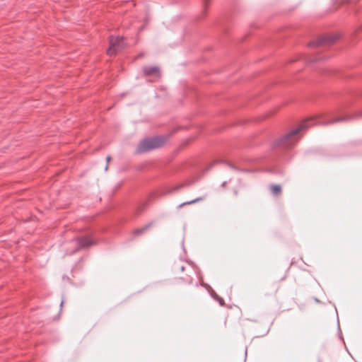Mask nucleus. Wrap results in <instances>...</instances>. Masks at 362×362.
Masks as SVG:
<instances>
[{
	"mask_svg": "<svg viewBox=\"0 0 362 362\" xmlns=\"http://www.w3.org/2000/svg\"><path fill=\"white\" fill-rule=\"evenodd\" d=\"M270 190L274 196H279L282 191L281 187L279 185H272L270 187Z\"/></svg>",
	"mask_w": 362,
	"mask_h": 362,
	"instance_id": "39448f33",
	"label": "nucleus"
},
{
	"mask_svg": "<svg viewBox=\"0 0 362 362\" xmlns=\"http://www.w3.org/2000/svg\"><path fill=\"white\" fill-rule=\"evenodd\" d=\"M145 229H146V228H141V230H137V232L141 233V232H143Z\"/></svg>",
	"mask_w": 362,
	"mask_h": 362,
	"instance_id": "6e6552de",
	"label": "nucleus"
},
{
	"mask_svg": "<svg viewBox=\"0 0 362 362\" xmlns=\"http://www.w3.org/2000/svg\"><path fill=\"white\" fill-rule=\"evenodd\" d=\"M107 168H108V166H107V165H106V167H105V170H107Z\"/></svg>",
	"mask_w": 362,
	"mask_h": 362,
	"instance_id": "9d476101",
	"label": "nucleus"
},
{
	"mask_svg": "<svg viewBox=\"0 0 362 362\" xmlns=\"http://www.w3.org/2000/svg\"><path fill=\"white\" fill-rule=\"evenodd\" d=\"M165 137H155L143 141L138 147V152L143 153L162 146L165 143Z\"/></svg>",
	"mask_w": 362,
	"mask_h": 362,
	"instance_id": "f257e3e1",
	"label": "nucleus"
},
{
	"mask_svg": "<svg viewBox=\"0 0 362 362\" xmlns=\"http://www.w3.org/2000/svg\"><path fill=\"white\" fill-rule=\"evenodd\" d=\"M124 47L123 40L119 37H111L110 39V47L107 51L108 55L115 54Z\"/></svg>",
	"mask_w": 362,
	"mask_h": 362,
	"instance_id": "f03ea898",
	"label": "nucleus"
},
{
	"mask_svg": "<svg viewBox=\"0 0 362 362\" xmlns=\"http://www.w3.org/2000/svg\"><path fill=\"white\" fill-rule=\"evenodd\" d=\"M110 160H111V157H110V156H107L106 157V160H107V163H109V162L110 161Z\"/></svg>",
	"mask_w": 362,
	"mask_h": 362,
	"instance_id": "0eeeda50",
	"label": "nucleus"
},
{
	"mask_svg": "<svg viewBox=\"0 0 362 362\" xmlns=\"http://www.w3.org/2000/svg\"><path fill=\"white\" fill-rule=\"evenodd\" d=\"M311 118L308 119L307 120L303 121L301 124L298 125L296 129L291 130L289 133H288L285 136V140L287 145H291L293 142H296V140H293L292 138L298 134L301 131L308 129L310 126L308 124V122L310 120Z\"/></svg>",
	"mask_w": 362,
	"mask_h": 362,
	"instance_id": "7ed1b4c3",
	"label": "nucleus"
},
{
	"mask_svg": "<svg viewBox=\"0 0 362 362\" xmlns=\"http://www.w3.org/2000/svg\"><path fill=\"white\" fill-rule=\"evenodd\" d=\"M73 243L74 248L69 252V254L75 253L81 249L88 247L95 244L94 241L88 237L77 239L74 241Z\"/></svg>",
	"mask_w": 362,
	"mask_h": 362,
	"instance_id": "20e7f679",
	"label": "nucleus"
},
{
	"mask_svg": "<svg viewBox=\"0 0 362 362\" xmlns=\"http://www.w3.org/2000/svg\"><path fill=\"white\" fill-rule=\"evenodd\" d=\"M336 122H337V120H334V121L331 122V123H334Z\"/></svg>",
	"mask_w": 362,
	"mask_h": 362,
	"instance_id": "1a4fd4ad",
	"label": "nucleus"
},
{
	"mask_svg": "<svg viewBox=\"0 0 362 362\" xmlns=\"http://www.w3.org/2000/svg\"><path fill=\"white\" fill-rule=\"evenodd\" d=\"M202 198H198V199H194V200H192V201H191V202H186V203L182 204H180V206H182L183 205H185V204H193V203H195V202H198V201H199V200H202Z\"/></svg>",
	"mask_w": 362,
	"mask_h": 362,
	"instance_id": "423d86ee",
	"label": "nucleus"
}]
</instances>
